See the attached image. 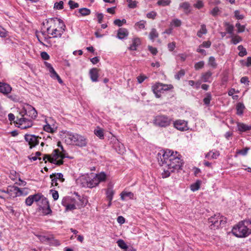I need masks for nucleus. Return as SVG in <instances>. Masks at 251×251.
<instances>
[{"label":"nucleus","instance_id":"nucleus-1","mask_svg":"<svg viewBox=\"0 0 251 251\" xmlns=\"http://www.w3.org/2000/svg\"><path fill=\"white\" fill-rule=\"evenodd\" d=\"M177 152L170 150H166L158 159L159 164L162 166L163 172L162 177L167 178L171 174L181 169L182 161Z\"/></svg>","mask_w":251,"mask_h":251},{"label":"nucleus","instance_id":"nucleus-2","mask_svg":"<svg viewBox=\"0 0 251 251\" xmlns=\"http://www.w3.org/2000/svg\"><path fill=\"white\" fill-rule=\"evenodd\" d=\"M17 112H18L21 117L17 116V125L18 127L25 129L31 127L33 125V122L30 119L24 117L27 115L31 119L36 118L37 116V112L31 105L22 102H17Z\"/></svg>","mask_w":251,"mask_h":251},{"label":"nucleus","instance_id":"nucleus-3","mask_svg":"<svg viewBox=\"0 0 251 251\" xmlns=\"http://www.w3.org/2000/svg\"><path fill=\"white\" fill-rule=\"evenodd\" d=\"M47 31L52 38H60L66 27L63 21L57 18H50L47 22Z\"/></svg>","mask_w":251,"mask_h":251},{"label":"nucleus","instance_id":"nucleus-4","mask_svg":"<svg viewBox=\"0 0 251 251\" xmlns=\"http://www.w3.org/2000/svg\"><path fill=\"white\" fill-rule=\"evenodd\" d=\"M232 233L237 237H247L251 234V220H245L239 222L233 227Z\"/></svg>","mask_w":251,"mask_h":251},{"label":"nucleus","instance_id":"nucleus-5","mask_svg":"<svg viewBox=\"0 0 251 251\" xmlns=\"http://www.w3.org/2000/svg\"><path fill=\"white\" fill-rule=\"evenodd\" d=\"M68 157L67 153L60 152L58 149L54 150L51 154H45L43 157V160L45 161V163L48 161L55 165H61L63 163V159Z\"/></svg>","mask_w":251,"mask_h":251},{"label":"nucleus","instance_id":"nucleus-6","mask_svg":"<svg viewBox=\"0 0 251 251\" xmlns=\"http://www.w3.org/2000/svg\"><path fill=\"white\" fill-rule=\"evenodd\" d=\"M172 119L166 115L159 114L155 116L153 120V124L160 127H166L170 126Z\"/></svg>","mask_w":251,"mask_h":251},{"label":"nucleus","instance_id":"nucleus-7","mask_svg":"<svg viewBox=\"0 0 251 251\" xmlns=\"http://www.w3.org/2000/svg\"><path fill=\"white\" fill-rule=\"evenodd\" d=\"M226 222L225 218L219 214H215L208 219L209 227L212 229L218 228L220 226L224 225Z\"/></svg>","mask_w":251,"mask_h":251},{"label":"nucleus","instance_id":"nucleus-8","mask_svg":"<svg viewBox=\"0 0 251 251\" xmlns=\"http://www.w3.org/2000/svg\"><path fill=\"white\" fill-rule=\"evenodd\" d=\"M69 139L73 143H74L76 146L80 147H85L87 144L86 138L78 134L69 133L67 134Z\"/></svg>","mask_w":251,"mask_h":251},{"label":"nucleus","instance_id":"nucleus-9","mask_svg":"<svg viewBox=\"0 0 251 251\" xmlns=\"http://www.w3.org/2000/svg\"><path fill=\"white\" fill-rule=\"evenodd\" d=\"M38 239L43 243L58 246L60 245L59 242L54 239L53 236L51 235H37Z\"/></svg>","mask_w":251,"mask_h":251},{"label":"nucleus","instance_id":"nucleus-10","mask_svg":"<svg viewBox=\"0 0 251 251\" xmlns=\"http://www.w3.org/2000/svg\"><path fill=\"white\" fill-rule=\"evenodd\" d=\"M25 140L28 143L30 149L38 145L39 140L41 139V138L39 136L32 134H25Z\"/></svg>","mask_w":251,"mask_h":251},{"label":"nucleus","instance_id":"nucleus-11","mask_svg":"<svg viewBox=\"0 0 251 251\" xmlns=\"http://www.w3.org/2000/svg\"><path fill=\"white\" fill-rule=\"evenodd\" d=\"M81 181H83L82 182L83 187H87L89 188H93L96 187L99 184V181L97 180L95 176L91 179H89L88 177H82L80 178Z\"/></svg>","mask_w":251,"mask_h":251},{"label":"nucleus","instance_id":"nucleus-12","mask_svg":"<svg viewBox=\"0 0 251 251\" xmlns=\"http://www.w3.org/2000/svg\"><path fill=\"white\" fill-rule=\"evenodd\" d=\"M46 125L44 126V130L48 132L53 133L56 131L57 127L52 124L53 120L51 118L46 119Z\"/></svg>","mask_w":251,"mask_h":251},{"label":"nucleus","instance_id":"nucleus-13","mask_svg":"<svg viewBox=\"0 0 251 251\" xmlns=\"http://www.w3.org/2000/svg\"><path fill=\"white\" fill-rule=\"evenodd\" d=\"M174 126L180 131H186L189 129L188 122L183 120H177L174 123Z\"/></svg>","mask_w":251,"mask_h":251},{"label":"nucleus","instance_id":"nucleus-14","mask_svg":"<svg viewBox=\"0 0 251 251\" xmlns=\"http://www.w3.org/2000/svg\"><path fill=\"white\" fill-rule=\"evenodd\" d=\"M41 200H44L43 196L41 194H36L28 197L26 199L25 202L27 205L30 206L34 201L39 202Z\"/></svg>","mask_w":251,"mask_h":251},{"label":"nucleus","instance_id":"nucleus-15","mask_svg":"<svg viewBox=\"0 0 251 251\" xmlns=\"http://www.w3.org/2000/svg\"><path fill=\"white\" fill-rule=\"evenodd\" d=\"M79 202H80V198H78V201L75 199H72L71 202L70 203L64 205V206L66 207L67 210H74L77 208H80V206L78 204Z\"/></svg>","mask_w":251,"mask_h":251},{"label":"nucleus","instance_id":"nucleus-16","mask_svg":"<svg viewBox=\"0 0 251 251\" xmlns=\"http://www.w3.org/2000/svg\"><path fill=\"white\" fill-rule=\"evenodd\" d=\"M152 90L156 98L161 97V93L163 92L160 83H157L152 86Z\"/></svg>","mask_w":251,"mask_h":251},{"label":"nucleus","instance_id":"nucleus-17","mask_svg":"<svg viewBox=\"0 0 251 251\" xmlns=\"http://www.w3.org/2000/svg\"><path fill=\"white\" fill-rule=\"evenodd\" d=\"M212 73L211 71H208L201 74V79L204 82H211Z\"/></svg>","mask_w":251,"mask_h":251},{"label":"nucleus","instance_id":"nucleus-18","mask_svg":"<svg viewBox=\"0 0 251 251\" xmlns=\"http://www.w3.org/2000/svg\"><path fill=\"white\" fill-rule=\"evenodd\" d=\"M89 75L92 81H98L99 76V70L95 68L91 69L89 71Z\"/></svg>","mask_w":251,"mask_h":251},{"label":"nucleus","instance_id":"nucleus-19","mask_svg":"<svg viewBox=\"0 0 251 251\" xmlns=\"http://www.w3.org/2000/svg\"><path fill=\"white\" fill-rule=\"evenodd\" d=\"M115 191L113 189V186L110 184L108 185V188L106 190V198L109 201H112Z\"/></svg>","mask_w":251,"mask_h":251},{"label":"nucleus","instance_id":"nucleus-20","mask_svg":"<svg viewBox=\"0 0 251 251\" xmlns=\"http://www.w3.org/2000/svg\"><path fill=\"white\" fill-rule=\"evenodd\" d=\"M11 91L10 86L5 83L0 82V92L3 94H8Z\"/></svg>","mask_w":251,"mask_h":251},{"label":"nucleus","instance_id":"nucleus-21","mask_svg":"<svg viewBox=\"0 0 251 251\" xmlns=\"http://www.w3.org/2000/svg\"><path fill=\"white\" fill-rule=\"evenodd\" d=\"M219 155L220 152L219 151L212 150L207 153L205 157L208 159H217Z\"/></svg>","mask_w":251,"mask_h":251},{"label":"nucleus","instance_id":"nucleus-22","mask_svg":"<svg viewBox=\"0 0 251 251\" xmlns=\"http://www.w3.org/2000/svg\"><path fill=\"white\" fill-rule=\"evenodd\" d=\"M128 35V30L124 28H120L118 30L117 37L120 39H123Z\"/></svg>","mask_w":251,"mask_h":251},{"label":"nucleus","instance_id":"nucleus-23","mask_svg":"<svg viewBox=\"0 0 251 251\" xmlns=\"http://www.w3.org/2000/svg\"><path fill=\"white\" fill-rule=\"evenodd\" d=\"M141 41L138 38H134L132 40V43L128 48L131 50H136L137 47L140 45Z\"/></svg>","mask_w":251,"mask_h":251},{"label":"nucleus","instance_id":"nucleus-24","mask_svg":"<svg viewBox=\"0 0 251 251\" xmlns=\"http://www.w3.org/2000/svg\"><path fill=\"white\" fill-rule=\"evenodd\" d=\"M121 199L122 201H125L126 198L132 200L134 198V194L131 192L123 191L120 194Z\"/></svg>","mask_w":251,"mask_h":251},{"label":"nucleus","instance_id":"nucleus-25","mask_svg":"<svg viewBox=\"0 0 251 251\" xmlns=\"http://www.w3.org/2000/svg\"><path fill=\"white\" fill-rule=\"evenodd\" d=\"M236 114L239 116H241L244 113V111L245 109V106L244 104L242 102H238L236 105Z\"/></svg>","mask_w":251,"mask_h":251},{"label":"nucleus","instance_id":"nucleus-26","mask_svg":"<svg viewBox=\"0 0 251 251\" xmlns=\"http://www.w3.org/2000/svg\"><path fill=\"white\" fill-rule=\"evenodd\" d=\"M29 193V189L26 187L19 188L17 187V197L25 196Z\"/></svg>","mask_w":251,"mask_h":251},{"label":"nucleus","instance_id":"nucleus-27","mask_svg":"<svg viewBox=\"0 0 251 251\" xmlns=\"http://www.w3.org/2000/svg\"><path fill=\"white\" fill-rule=\"evenodd\" d=\"M50 76L51 78H52L54 79H57L60 84L63 83L62 80L59 76V75L56 73V72L55 71L53 68H51V71H50Z\"/></svg>","mask_w":251,"mask_h":251},{"label":"nucleus","instance_id":"nucleus-28","mask_svg":"<svg viewBox=\"0 0 251 251\" xmlns=\"http://www.w3.org/2000/svg\"><path fill=\"white\" fill-rule=\"evenodd\" d=\"M237 127L238 130L241 132H245L251 129V126L240 123L237 124Z\"/></svg>","mask_w":251,"mask_h":251},{"label":"nucleus","instance_id":"nucleus-29","mask_svg":"<svg viewBox=\"0 0 251 251\" xmlns=\"http://www.w3.org/2000/svg\"><path fill=\"white\" fill-rule=\"evenodd\" d=\"M179 7L182 8L186 14H188L191 11L190 4L187 2H184L180 3L179 4Z\"/></svg>","mask_w":251,"mask_h":251},{"label":"nucleus","instance_id":"nucleus-30","mask_svg":"<svg viewBox=\"0 0 251 251\" xmlns=\"http://www.w3.org/2000/svg\"><path fill=\"white\" fill-rule=\"evenodd\" d=\"M95 176L97 180L99 181V184L101 182L105 181L106 179V175L104 172H101L99 174H96Z\"/></svg>","mask_w":251,"mask_h":251},{"label":"nucleus","instance_id":"nucleus-31","mask_svg":"<svg viewBox=\"0 0 251 251\" xmlns=\"http://www.w3.org/2000/svg\"><path fill=\"white\" fill-rule=\"evenodd\" d=\"M7 194H9V197L10 198H14L16 197V187L13 186H8L7 189Z\"/></svg>","mask_w":251,"mask_h":251},{"label":"nucleus","instance_id":"nucleus-32","mask_svg":"<svg viewBox=\"0 0 251 251\" xmlns=\"http://www.w3.org/2000/svg\"><path fill=\"white\" fill-rule=\"evenodd\" d=\"M207 32V30L206 25L204 24L201 25L200 29L197 32V36L199 37H201L202 35L206 34Z\"/></svg>","mask_w":251,"mask_h":251},{"label":"nucleus","instance_id":"nucleus-33","mask_svg":"<svg viewBox=\"0 0 251 251\" xmlns=\"http://www.w3.org/2000/svg\"><path fill=\"white\" fill-rule=\"evenodd\" d=\"M94 133L100 139H102L104 138L103 130L100 127H97L94 130Z\"/></svg>","mask_w":251,"mask_h":251},{"label":"nucleus","instance_id":"nucleus-34","mask_svg":"<svg viewBox=\"0 0 251 251\" xmlns=\"http://www.w3.org/2000/svg\"><path fill=\"white\" fill-rule=\"evenodd\" d=\"M225 26H226V32L230 34V35H232L233 34V29H234V26L233 25L230 24L229 23L226 22L224 24Z\"/></svg>","mask_w":251,"mask_h":251},{"label":"nucleus","instance_id":"nucleus-35","mask_svg":"<svg viewBox=\"0 0 251 251\" xmlns=\"http://www.w3.org/2000/svg\"><path fill=\"white\" fill-rule=\"evenodd\" d=\"M182 24L181 21L178 19H174L170 23L171 26L179 27Z\"/></svg>","mask_w":251,"mask_h":251},{"label":"nucleus","instance_id":"nucleus-36","mask_svg":"<svg viewBox=\"0 0 251 251\" xmlns=\"http://www.w3.org/2000/svg\"><path fill=\"white\" fill-rule=\"evenodd\" d=\"M158 36V33L157 32L156 29L152 28L149 35L150 39L151 40L153 41L155 38H157Z\"/></svg>","mask_w":251,"mask_h":251},{"label":"nucleus","instance_id":"nucleus-37","mask_svg":"<svg viewBox=\"0 0 251 251\" xmlns=\"http://www.w3.org/2000/svg\"><path fill=\"white\" fill-rule=\"evenodd\" d=\"M79 13L82 16H87L90 14L91 11L87 8H82L79 9Z\"/></svg>","mask_w":251,"mask_h":251},{"label":"nucleus","instance_id":"nucleus-38","mask_svg":"<svg viewBox=\"0 0 251 251\" xmlns=\"http://www.w3.org/2000/svg\"><path fill=\"white\" fill-rule=\"evenodd\" d=\"M238 50H239L238 54L241 57H243L247 54L246 49L242 45H240L238 47Z\"/></svg>","mask_w":251,"mask_h":251},{"label":"nucleus","instance_id":"nucleus-39","mask_svg":"<svg viewBox=\"0 0 251 251\" xmlns=\"http://www.w3.org/2000/svg\"><path fill=\"white\" fill-rule=\"evenodd\" d=\"M205 95L206 97L203 99V102L205 105H208L212 99V96L210 93H207Z\"/></svg>","mask_w":251,"mask_h":251},{"label":"nucleus","instance_id":"nucleus-40","mask_svg":"<svg viewBox=\"0 0 251 251\" xmlns=\"http://www.w3.org/2000/svg\"><path fill=\"white\" fill-rule=\"evenodd\" d=\"M118 246L122 249L125 250L127 249V246L125 242L122 239H120L117 242Z\"/></svg>","mask_w":251,"mask_h":251},{"label":"nucleus","instance_id":"nucleus-41","mask_svg":"<svg viewBox=\"0 0 251 251\" xmlns=\"http://www.w3.org/2000/svg\"><path fill=\"white\" fill-rule=\"evenodd\" d=\"M208 64L213 68L217 67V64L216 62L215 58L213 56H210L209 58Z\"/></svg>","mask_w":251,"mask_h":251},{"label":"nucleus","instance_id":"nucleus-42","mask_svg":"<svg viewBox=\"0 0 251 251\" xmlns=\"http://www.w3.org/2000/svg\"><path fill=\"white\" fill-rule=\"evenodd\" d=\"M128 3V7L130 8H135L137 7L138 2L136 0H126Z\"/></svg>","mask_w":251,"mask_h":251},{"label":"nucleus","instance_id":"nucleus-43","mask_svg":"<svg viewBox=\"0 0 251 251\" xmlns=\"http://www.w3.org/2000/svg\"><path fill=\"white\" fill-rule=\"evenodd\" d=\"M185 71L183 69H181L175 75V78L176 79L179 80L181 77H182L185 75Z\"/></svg>","mask_w":251,"mask_h":251},{"label":"nucleus","instance_id":"nucleus-44","mask_svg":"<svg viewBox=\"0 0 251 251\" xmlns=\"http://www.w3.org/2000/svg\"><path fill=\"white\" fill-rule=\"evenodd\" d=\"M241 41H242L241 37L238 35H235V36H232L231 42L234 45L238 44V43L240 42Z\"/></svg>","mask_w":251,"mask_h":251},{"label":"nucleus","instance_id":"nucleus-45","mask_svg":"<svg viewBox=\"0 0 251 251\" xmlns=\"http://www.w3.org/2000/svg\"><path fill=\"white\" fill-rule=\"evenodd\" d=\"M146 23V21L142 20L136 23L135 25L140 29H144L145 27Z\"/></svg>","mask_w":251,"mask_h":251},{"label":"nucleus","instance_id":"nucleus-46","mask_svg":"<svg viewBox=\"0 0 251 251\" xmlns=\"http://www.w3.org/2000/svg\"><path fill=\"white\" fill-rule=\"evenodd\" d=\"M200 187V184L199 182H196V183L191 184L190 186V189L193 192L198 190Z\"/></svg>","mask_w":251,"mask_h":251},{"label":"nucleus","instance_id":"nucleus-47","mask_svg":"<svg viewBox=\"0 0 251 251\" xmlns=\"http://www.w3.org/2000/svg\"><path fill=\"white\" fill-rule=\"evenodd\" d=\"M235 26L237 28V32L238 33L243 32L245 31V26L241 25L239 22L236 24Z\"/></svg>","mask_w":251,"mask_h":251},{"label":"nucleus","instance_id":"nucleus-48","mask_svg":"<svg viewBox=\"0 0 251 251\" xmlns=\"http://www.w3.org/2000/svg\"><path fill=\"white\" fill-rule=\"evenodd\" d=\"M51 38L50 36H49V34H46L45 36H43V39H44V41L47 43L49 46H51L52 44L50 41V39Z\"/></svg>","mask_w":251,"mask_h":251},{"label":"nucleus","instance_id":"nucleus-49","mask_svg":"<svg viewBox=\"0 0 251 251\" xmlns=\"http://www.w3.org/2000/svg\"><path fill=\"white\" fill-rule=\"evenodd\" d=\"M68 4L71 9H75V8L78 7L79 6L78 3L75 2L72 0H70L69 1Z\"/></svg>","mask_w":251,"mask_h":251},{"label":"nucleus","instance_id":"nucleus-50","mask_svg":"<svg viewBox=\"0 0 251 251\" xmlns=\"http://www.w3.org/2000/svg\"><path fill=\"white\" fill-rule=\"evenodd\" d=\"M204 61H201L196 63L194 66L195 70H198L202 69L204 66Z\"/></svg>","mask_w":251,"mask_h":251},{"label":"nucleus","instance_id":"nucleus-51","mask_svg":"<svg viewBox=\"0 0 251 251\" xmlns=\"http://www.w3.org/2000/svg\"><path fill=\"white\" fill-rule=\"evenodd\" d=\"M54 175V177L57 180H59L60 182H62L64 181V178H63V175L62 173H55L53 174Z\"/></svg>","mask_w":251,"mask_h":251},{"label":"nucleus","instance_id":"nucleus-52","mask_svg":"<svg viewBox=\"0 0 251 251\" xmlns=\"http://www.w3.org/2000/svg\"><path fill=\"white\" fill-rule=\"evenodd\" d=\"M171 2L170 0H160L158 1L157 4L163 6L168 5Z\"/></svg>","mask_w":251,"mask_h":251},{"label":"nucleus","instance_id":"nucleus-53","mask_svg":"<svg viewBox=\"0 0 251 251\" xmlns=\"http://www.w3.org/2000/svg\"><path fill=\"white\" fill-rule=\"evenodd\" d=\"M163 91H168L173 88V86L171 84H164L161 83Z\"/></svg>","mask_w":251,"mask_h":251},{"label":"nucleus","instance_id":"nucleus-54","mask_svg":"<svg viewBox=\"0 0 251 251\" xmlns=\"http://www.w3.org/2000/svg\"><path fill=\"white\" fill-rule=\"evenodd\" d=\"M54 8L56 9H62L63 8V2L62 1H60L59 2L55 3Z\"/></svg>","mask_w":251,"mask_h":251},{"label":"nucleus","instance_id":"nucleus-55","mask_svg":"<svg viewBox=\"0 0 251 251\" xmlns=\"http://www.w3.org/2000/svg\"><path fill=\"white\" fill-rule=\"evenodd\" d=\"M234 16L236 19L238 20H242L244 18V16L242 14H240L239 10H235L234 11Z\"/></svg>","mask_w":251,"mask_h":251},{"label":"nucleus","instance_id":"nucleus-56","mask_svg":"<svg viewBox=\"0 0 251 251\" xmlns=\"http://www.w3.org/2000/svg\"><path fill=\"white\" fill-rule=\"evenodd\" d=\"M50 178L51 179V185L57 186L58 185L57 180L54 177V175H50Z\"/></svg>","mask_w":251,"mask_h":251},{"label":"nucleus","instance_id":"nucleus-57","mask_svg":"<svg viewBox=\"0 0 251 251\" xmlns=\"http://www.w3.org/2000/svg\"><path fill=\"white\" fill-rule=\"evenodd\" d=\"M211 45V43L209 41H204L202 43V44L200 45V48H209Z\"/></svg>","mask_w":251,"mask_h":251},{"label":"nucleus","instance_id":"nucleus-58","mask_svg":"<svg viewBox=\"0 0 251 251\" xmlns=\"http://www.w3.org/2000/svg\"><path fill=\"white\" fill-rule=\"evenodd\" d=\"M156 13L154 11H151L147 14V17L149 19H154L156 16Z\"/></svg>","mask_w":251,"mask_h":251},{"label":"nucleus","instance_id":"nucleus-59","mask_svg":"<svg viewBox=\"0 0 251 251\" xmlns=\"http://www.w3.org/2000/svg\"><path fill=\"white\" fill-rule=\"evenodd\" d=\"M50 192L52 194V197L54 201L57 200L58 199L59 195L57 191L51 190Z\"/></svg>","mask_w":251,"mask_h":251},{"label":"nucleus","instance_id":"nucleus-60","mask_svg":"<svg viewBox=\"0 0 251 251\" xmlns=\"http://www.w3.org/2000/svg\"><path fill=\"white\" fill-rule=\"evenodd\" d=\"M176 48V43L174 42L170 43L168 44V48L169 51H173Z\"/></svg>","mask_w":251,"mask_h":251},{"label":"nucleus","instance_id":"nucleus-61","mask_svg":"<svg viewBox=\"0 0 251 251\" xmlns=\"http://www.w3.org/2000/svg\"><path fill=\"white\" fill-rule=\"evenodd\" d=\"M148 49L153 55H156L158 52L156 48H154L151 46H148Z\"/></svg>","mask_w":251,"mask_h":251},{"label":"nucleus","instance_id":"nucleus-62","mask_svg":"<svg viewBox=\"0 0 251 251\" xmlns=\"http://www.w3.org/2000/svg\"><path fill=\"white\" fill-rule=\"evenodd\" d=\"M220 10L218 7H215L210 12L211 14L214 16H216L218 15Z\"/></svg>","mask_w":251,"mask_h":251},{"label":"nucleus","instance_id":"nucleus-63","mask_svg":"<svg viewBox=\"0 0 251 251\" xmlns=\"http://www.w3.org/2000/svg\"><path fill=\"white\" fill-rule=\"evenodd\" d=\"M249 149H250L249 148H245L243 149V150L239 151L237 152V153L239 154H240L242 155H245L247 154Z\"/></svg>","mask_w":251,"mask_h":251},{"label":"nucleus","instance_id":"nucleus-64","mask_svg":"<svg viewBox=\"0 0 251 251\" xmlns=\"http://www.w3.org/2000/svg\"><path fill=\"white\" fill-rule=\"evenodd\" d=\"M41 57L44 60H48L50 58L49 55L45 51L41 53Z\"/></svg>","mask_w":251,"mask_h":251}]
</instances>
